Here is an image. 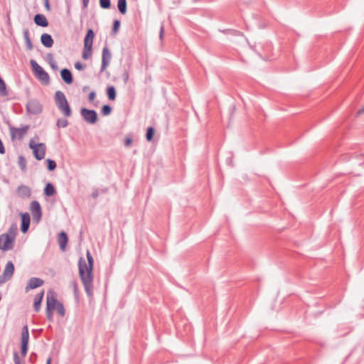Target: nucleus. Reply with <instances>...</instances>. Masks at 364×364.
Segmentation results:
<instances>
[{
    "mask_svg": "<svg viewBox=\"0 0 364 364\" xmlns=\"http://www.w3.org/2000/svg\"><path fill=\"white\" fill-rule=\"evenodd\" d=\"M86 257L87 264L83 257H80L78 260L79 276L84 286L86 294L89 298H92L93 296L94 259L88 250L87 251Z\"/></svg>",
    "mask_w": 364,
    "mask_h": 364,
    "instance_id": "1",
    "label": "nucleus"
},
{
    "mask_svg": "<svg viewBox=\"0 0 364 364\" xmlns=\"http://www.w3.org/2000/svg\"><path fill=\"white\" fill-rule=\"evenodd\" d=\"M54 99L57 107L62 114L65 117H70L72 115V109L65 94L62 91L58 90L55 93Z\"/></svg>",
    "mask_w": 364,
    "mask_h": 364,
    "instance_id": "2",
    "label": "nucleus"
},
{
    "mask_svg": "<svg viewBox=\"0 0 364 364\" xmlns=\"http://www.w3.org/2000/svg\"><path fill=\"white\" fill-rule=\"evenodd\" d=\"M94 38L95 32L93 29L88 28L84 38V46L82 53V59L87 60L92 56Z\"/></svg>",
    "mask_w": 364,
    "mask_h": 364,
    "instance_id": "3",
    "label": "nucleus"
},
{
    "mask_svg": "<svg viewBox=\"0 0 364 364\" xmlns=\"http://www.w3.org/2000/svg\"><path fill=\"white\" fill-rule=\"evenodd\" d=\"M30 65L34 75L46 85L50 83L48 73L33 59L30 60Z\"/></svg>",
    "mask_w": 364,
    "mask_h": 364,
    "instance_id": "4",
    "label": "nucleus"
},
{
    "mask_svg": "<svg viewBox=\"0 0 364 364\" xmlns=\"http://www.w3.org/2000/svg\"><path fill=\"white\" fill-rule=\"evenodd\" d=\"M56 302V293L54 290L50 289L47 292L46 314L47 319L50 321L53 320V310Z\"/></svg>",
    "mask_w": 364,
    "mask_h": 364,
    "instance_id": "5",
    "label": "nucleus"
},
{
    "mask_svg": "<svg viewBox=\"0 0 364 364\" xmlns=\"http://www.w3.org/2000/svg\"><path fill=\"white\" fill-rule=\"evenodd\" d=\"M28 146L33 151L35 159L41 161L44 159L46 151V145L44 143H35L33 140H31Z\"/></svg>",
    "mask_w": 364,
    "mask_h": 364,
    "instance_id": "6",
    "label": "nucleus"
},
{
    "mask_svg": "<svg viewBox=\"0 0 364 364\" xmlns=\"http://www.w3.org/2000/svg\"><path fill=\"white\" fill-rule=\"evenodd\" d=\"M26 111L28 114L37 115L43 112V105L37 99H31L26 105Z\"/></svg>",
    "mask_w": 364,
    "mask_h": 364,
    "instance_id": "7",
    "label": "nucleus"
},
{
    "mask_svg": "<svg viewBox=\"0 0 364 364\" xmlns=\"http://www.w3.org/2000/svg\"><path fill=\"white\" fill-rule=\"evenodd\" d=\"M80 114L83 119L90 124H95L98 120V115L95 109L82 107L80 109Z\"/></svg>",
    "mask_w": 364,
    "mask_h": 364,
    "instance_id": "8",
    "label": "nucleus"
},
{
    "mask_svg": "<svg viewBox=\"0 0 364 364\" xmlns=\"http://www.w3.org/2000/svg\"><path fill=\"white\" fill-rule=\"evenodd\" d=\"M15 244V239L6 234L0 235V250L6 252L12 250Z\"/></svg>",
    "mask_w": 364,
    "mask_h": 364,
    "instance_id": "9",
    "label": "nucleus"
},
{
    "mask_svg": "<svg viewBox=\"0 0 364 364\" xmlns=\"http://www.w3.org/2000/svg\"><path fill=\"white\" fill-rule=\"evenodd\" d=\"M30 210L33 220L38 223L42 218V209L40 203L37 200H33L30 204Z\"/></svg>",
    "mask_w": 364,
    "mask_h": 364,
    "instance_id": "10",
    "label": "nucleus"
},
{
    "mask_svg": "<svg viewBox=\"0 0 364 364\" xmlns=\"http://www.w3.org/2000/svg\"><path fill=\"white\" fill-rule=\"evenodd\" d=\"M112 59L111 52L107 46H104L102 51V65L100 72H103L107 67L109 65Z\"/></svg>",
    "mask_w": 364,
    "mask_h": 364,
    "instance_id": "11",
    "label": "nucleus"
},
{
    "mask_svg": "<svg viewBox=\"0 0 364 364\" xmlns=\"http://www.w3.org/2000/svg\"><path fill=\"white\" fill-rule=\"evenodd\" d=\"M43 284H44V281L42 279L38 278V277H31L28 280V282L25 287V291H26V292H28L31 289H34L41 287Z\"/></svg>",
    "mask_w": 364,
    "mask_h": 364,
    "instance_id": "12",
    "label": "nucleus"
},
{
    "mask_svg": "<svg viewBox=\"0 0 364 364\" xmlns=\"http://www.w3.org/2000/svg\"><path fill=\"white\" fill-rule=\"evenodd\" d=\"M28 129V126H25L22 128H15L13 127H10L11 138L14 140L16 137L18 139H21Z\"/></svg>",
    "mask_w": 364,
    "mask_h": 364,
    "instance_id": "13",
    "label": "nucleus"
},
{
    "mask_svg": "<svg viewBox=\"0 0 364 364\" xmlns=\"http://www.w3.org/2000/svg\"><path fill=\"white\" fill-rule=\"evenodd\" d=\"M21 230L23 233H26L29 229L31 224V217L28 213H21Z\"/></svg>",
    "mask_w": 364,
    "mask_h": 364,
    "instance_id": "14",
    "label": "nucleus"
},
{
    "mask_svg": "<svg viewBox=\"0 0 364 364\" xmlns=\"http://www.w3.org/2000/svg\"><path fill=\"white\" fill-rule=\"evenodd\" d=\"M60 76L65 84L71 85L73 82V73L68 68H63L60 70Z\"/></svg>",
    "mask_w": 364,
    "mask_h": 364,
    "instance_id": "15",
    "label": "nucleus"
},
{
    "mask_svg": "<svg viewBox=\"0 0 364 364\" xmlns=\"http://www.w3.org/2000/svg\"><path fill=\"white\" fill-rule=\"evenodd\" d=\"M58 242L59 247L62 251H65L68 242V237L65 232L61 231L58 235Z\"/></svg>",
    "mask_w": 364,
    "mask_h": 364,
    "instance_id": "16",
    "label": "nucleus"
},
{
    "mask_svg": "<svg viewBox=\"0 0 364 364\" xmlns=\"http://www.w3.org/2000/svg\"><path fill=\"white\" fill-rule=\"evenodd\" d=\"M34 23L41 27H47L48 26V21L45 15L41 14H37L33 18Z\"/></svg>",
    "mask_w": 364,
    "mask_h": 364,
    "instance_id": "17",
    "label": "nucleus"
},
{
    "mask_svg": "<svg viewBox=\"0 0 364 364\" xmlns=\"http://www.w3.org/2000/svg\"><path fill=\"white\" fill-rule=\"evenodd\" d=\"M17 194L21 198H29L31 195V188L25 185H20L16 190Z\"/></svg>",
    "mask_w": 364,
    "mask_h": 364,
    "instance_id": "18",
    "label": "nucleus"
},
{
    "mask_svg": "<svg viewBox=\"0 0 364 364\" xmlns=\"http://www.w3.org/2000/svg\"><path fill=\"white\" fill-rule=\"evenodd\" d=\"M41 42L46 48H51L54 43V41L50 34L44 33L41 36Z\"/></svg>",
    "mask_w": 364,
    "mask_h": 364,
    "instance_id": "19",
    "label": "nucleus"
},
{
    "mask_svg": "<svg viewBox=\"0 0 364 364\" xmlns=\"http://www.w3.org/2000/svg\"><path fill=\"white\" fill-rule=\"evenodd\" d=\"M44 296V291L42 290L41 292L38 293L35 298L33 302V309L36 312H38L41 309V303Z\"/></svg>",
    "mask_w": 364,
    "mask_h": 364,
    "instance_id": "20",
    "label": "nucleus"
},
{
    "mask_svg": "<svg viewBox=\"0 0 364 364\" xmlns=\"http://www.w3.org/2000/svg\"><path fill=\"white\" fill-rule=\"evenodd\" d=\"M29 343V331L27 324L24 325L21 329V343L28 344Z\"/></svg>",
    "mask_w": 364,
    "mask_h": 364,
    "instance_id": "21",
    "label": "nucleus"
},
{
    "mask_svg": "<svg viewBox=\"0 0 364 364\" xmlns=\"http://www.w3.org/2000/svg\"><path fill=\"white\" fill-rule=\"evenodd\" d=\"M43 193L46 196L48 197L54 196L56 193L55 186L50 182L47 183L43 189Z\"/></svg>",
    "mask_w": 364,
    "mask_h": 364,
    "instance_id": "22",
    "label": "nucleus"
},
{
    "mask_svg": "<svg viewBox=\"0 0 364 364\" xmlns=\"http://www.w3.org/2000/svg\"><path fill=\"white\" fill-rule=\"evenodd\" d=\"M14 264L11 261H9L6 264L3 274L11 279L14 274Z\"/></svg>",
    "mask_w": 364,
    "mask_h": 364,
    "instance_id": "23",
    "label": "nucleus"
},
{
    "mask_svg": "<svg viewBox=\"0 0 364 364\" xmlns=\"http://www.w3.org/2000/svg\"><path fill=\"white\" fill-rule=\"evenodd\" d=\"M106 94L109 100H114L117 97V91L115 87L113 85L108 86L106 89Z\"/></svg>",
    "mask_w": 364,
    "mask_h": 364,
    "instance_id": "24",
    "label": "nucleus"
},
{
    "mask_svg": "<svg viewBox=\"0 0 364 364\" xmlns=\"http://www.w3.org/2000/svg\"><path fill=\"white\" fill-rule=\"evenodd\" d=\"M23 34V38H24L25 43H26V49L28 50H31L33 49V43H32L31 40L29 36L28 30L24 29Z\"/></svg>",
    "mask_w": 364,
    "mask_h": 364,
    "instance_id": "25",
    "label": "nucleus"
},
{
    "mask_svg": "<svg viewBox=\"0 0 364 364\" xmlns=\"http://www.w3.org/2000/svg\"><path fill=\"white\" fill-rule=\"evenodd\" d=\"M18 164L22 172L26 173L27 171V161L23 155L18 156Z\"/></svg>",
    "mask_w": 364,
    "mask_h": 364,
    "instance_id": "26",
    "label": "nucleus"
},
{
    "mask_svg": "<svg viewBox=\"0 0 364 364\" xmlns=\"http://www.w3.org/2000/svg\"><path fill=\"white\" fill-rule=\"evenodd\" d=\"M117 8H118L119 13L122 15H124L127 11V0H118L117 1Z\"/></svg>",
    "mask_w": 364,
    "mask_h": 364,
    "instance_id": "27",
    "label": "nucleus"
},
{
    "mask_svg": "<svg viewBox=\"0 0 364 364\" xmlns=\"http://www.w3.org/2000/svg\"><path fill=\"white\" fill-rule=\"evenodd\" d=\"M55 305V309H56L58 314L61 316L62 317L65 316V309L64 308L63 304L56 299V302L54 304Z\"/></svg>",
    "mask_w": 364,
    "mask_h": 364,
    "instance_id": "28",
    "label": "nucleus"
},
{
    "mask_svg": "<svg viewBox=\"0 0 364 364\" xmlns=\"http://www.w3.org/2000/svg\"><path fill=\"white\" fill-rule=\"evenodd\" d=\"M352 164L353 165H364V154L356 155L351 159Z\"/></svg>",
    "mask_w": 364,
    "mask_h": 364,
    "instance_id": "29",
    "label": "nucleus"
},
{
    "mask_svg": "<svg viewBox=\"0 0 364 364\" xmlns=\"http://www.w3.org/2000/svg\"><path fill=\"white\" fill-rule=\"evenodd\" d=\"M0 95L3 96V97L9 96V91L7 90L6 85L1 76H0Z\"/></svg>",
    "mask_w": 364,
    "mask_h": 364,
    "instance_id": "30",
    "label": "nucleus"
},
{
    "mask_svg": "<svg viewBox=\"0 0 364 364\" xmlns=\"http://www.w3.org/2000/svg\"><path fill=\"white\" fill-rule=\"evenodd\" d=\"M18 232V228L16 223H12L10 228L8 230L7 232H5L4 234L10 235V237H13L14 239H16V236Z\"/></svg>",
    "mask_w": 364,
    "mask_h": 364,
    "instance_id": "31",
    "label": "nucleus"
},
{
    "mask_svg": "<svg viewBox=\"0 0 364 364\" xmlns=\"http://www.w3.org/2000/svg\"><path fill=\"white\" fill-rule=\"evenodd\" d=\"M45 163L46 164V168L49 171H54L57 167V164L53 159H47L45 161Z\"/></svg>",
    "mask_w": 364,
    "mask_h": 364,
    "instance_id": "32",
    "label": "nucleus"
},
{
    "mask_svg": "<svg viewBox=\"0 0 364 364\" xmlns=\"http://www.w3.org/2000/svg\"><path fill=\"white\" fill-rule=\"evenodd\" d=\"M155 134V129L153 127H149L146 129V139L148 141H151L153 140L154 136Z\"/></svg>",
    "mask_w": 364,
    "mask_h": 364,
    "instance_id": "33",
    "label": "nucleus"
},
{
    "mask_svg": "<svg viewBox=\"0 0 364 364\" xmlns=\"http://www.w3.org/2000/svg\"><path fill=\"white\" fill-rule=\"evenodd\" d=\"M71 285H72L73 289V293H74L75 299L76 301H78L79 300V297H80V291H79V289H78L77 282L76 281L73 280L71 282Z\"/></svg>",
    "mask_w": 364,
    "mask_h": 364,
    "instance_id": "34",
    "label": "nucleus"
},
{
    "mask_svg": "<svg viewBox=\"0 0 364 364\" xmlns=\"http://www.w3.org/2000/svg\"><path fill=\"white\" fill-rule=\"evenodd\" d=\"M112 107L109 105H104L101 108V114L102 116H108L111 114Z\"/></svg>",
    "mask_w": 364,
    "mask_h": 364,
    "instance_id": "35",
    "label": "nucleus"
},
{
    "mask_svg": "<svg viewBox=\"0 0 364 364\" xmlns=\"http://www.w3.org/2000/svg\"><path fill=\"white\" fill-rule=\"evenodd\" d=\"M99 4L100 8H102V9H109L111 8L110 0H99Z\"/></svg>",
    "mask_w": 364,
    "mask_h": 364,
    "instance_id": "36",
    "label": "nucleus"
},
{
    "mask_svg": "<svg viewBox=\"0 0 364 364\" xmlns=\"http://www.w3.org/2000/svg\"><path fill=\"white\" fill-rule=\"evenodd\" d=\"M68 125V121L66 119H58L56 122V126L58 128H65Z\"/></svg>",
    "mask_w": 364,
    "mask_h": 364,
    "instance_id": "37",
    "label": "nucleus"
},
{
    "mask_svg": "<svg viewBox=\"0 0 364 364\" xmlns=\"http://www.w3.org/2000/svg\"><path fill=\"white\" fill-rule=\"evenodd\" d=\"M120 25H121V22L119 20H118V19L114 20L113 24H112V33L114 34H116L118 32V31L120 28Z\"/></svg>",
    "mask_w": 364,
    "mask_h": 364,
    "instance_id": "38",
    "label": "nucleus"
},
{
    "mask_svg": "<svg viewBox=\"0 0 364 364\" xmlns=\"http://www.w3.org/2000/svg\"><path fill=\"white\" fill-rule=\"evenodd\" d=\"M28 350V344L21 343V354L22 357H26Z\"/></svg>",
    "mask_w": 364,
    "mask_h": 364,
    "instance_id": "39",
    "label": "nucleus"
},
{
    "mask_svg": "<svg viewBox=\"0 0 364 364\" xmlns=\"http://www.w3.org/2000/svg\"><path fill=\"white\" fill-rule=\"evenodd\" d=\"M14 362L15 364H21V361L19 358L18 353L16 350H14L13 353Z\"/></svg>",
    "mask_w": 364,
    "mask_h": 364,
    "instance_id": "40",
    "label": "nucleus"
},
{
    "mask_svg": "<svg viewBox=\"0 0 364 364\" xmlns=\"http://www.w3.org/2000/svg\"><path fill=\"white\" fill-rule=\"evenodd\" d=\"M75 68L79 71L83 70L85 68V65L80 62H76L74 64Z\"/></svg>",
    "mask_w": 364,
    "mask_h": 364,
    "instance_id": "41",
    "label": "nucleus"
},
{
    "mask_svg": "<svg viewBox=\"0 0 364 364\" xmlns=\"http://www.w3.org/2000/svg\"><path fill=\"white\" fill-rule=\"evenodd\" d=\"M10 278H9L7 276L4 275V274H1L0 275V286L4 284L6 281L9 280Z\"/></svg>",
    "mask_w": 364,
    "mask_h": 364,
    "instance_id": "42",
    "label": "nucleus"
},
{
    "mask_svg": "<svg viewBox=\"0 0 364 364\" xmlns=\"http://www.w3.org/2000/svg\"><path fill=\"white\" fill-rule=\"evenodd\" d=\"M129 75L128 72L127 70H124L122 74V78H123V81H124V84L127 83V82L129 80Z\"/></svg>",
    "mask_w": 364,
    "mask_h": 364,
    "instance_id": "43",
    "label": "nucleus"
},
{
    "mask_svg": "<svg viewBox=\"0 0 364 364\" xmlns=\"http://www.w3.org/2000/svg\"><path fill=\"white\" fill-rule=\"evenodd\" d=\"M46 60L49 64H50L52 62H55L53 55L50 53L46 55Z\"/></svg>",
    "mask_w": 364,
    "mask_h": 364,
    "instance_id": "44",
    "label": "nucleus"
},
{
    "mask_svg": "<svg viewBox=\"0 0 364 364\" xmlns=\"http://www.w3.org/2000/svg\"><path fill=\"white\" fill-rule=\"evenodd\" d=\"M133 142V140L131 137H127L125 139H124V145L127 147L131 146V144H132Z\"/></svg>",
    "mask_w": 364,
    "mask_h": 364,
    "instance_id": "45",
    "label": "nucleus"
},
{
    "mask_svg": "<svg viewBox=\"0 0 364 364\" xmlns=\"http://www.w3.org/2000/svg\"><path fill=\"white\" fill-rule=\"evenodd\" d=\"M96 97V92L95 91H91L88 95V100L90 102H93Z\"/></svg>",
    "mask_w": 364,
    "mask_h": 364,
    "instance_id": "46",
    "label": "nucleus"
},
{
    "mask_svg": "<svg viewBox=\"0 0 364 364\" xmlns=\"http://www.w3.org/2000/svg\"><path fill=\"white\" fill-rule=\"evenodd\" d=\"M5 152H6V150H5L4 145L1 139H0V154H4Z\"/></svg>",
    "mask_w": 364,
    "mask_h": 364,
    "instance_id": "47",
    "label": "nucleus"
},
{
    "mask_svg": "<svg viewBox=\"0 0 364 364\" xmlns=\"http://www.w3.org/2000/svg\"><path fill=\"white\" fill-rule=\"evenodd\" d=\"M43 2H44L45 9L48 11H50V5L49 0H43Z\"/></svg>",
    "mask_w": 364,
    "mask_h": 364,
    "instance_id": "48",
    "label": "nucleus"
},
{
    "mask_svg": "<svg viewBox=\"0 0 364 364\" xmlns=\"http://www.w3.org/2000/svg\"><path fill=\"white\" fill-rule=\"evenodd\" d=\"M50 65L51 68H52L53 70H55V71L58 70V65H57V63H56V62H55H55H52V63L50 64Z\"/></svg>",
    "mask_w": 364,
    "mask_h": 364,
    "instance_id": "49",
    "label": "nucleus"
},
{
    "mask_svg": "<svg viewBox=\"0 0 364 364\" xmlns=\"http://www.w3.org/2000/svg\"><path fill=\"white\" fill-rule=\"evenodd\" d=\"M82 8L86 9L88 6L90 0H82Z\"/></svg>",
    "mask_w": 364,
    "mask_h": 364,
    "instance_id": "50",
    "label": "nucleus"
},
{
    "mask_svg": "<svg viewBox=\"0 0 364 364\" xmlns=\"http://www.w3.org/2000/svg\"><path fill=\"white\" fill-rule=\"evenodd\" d=\"M98 195H99L98 190H97V189H96V190H95V191L92 192V197L93 198H97V197H98Z\"/></svg>",
    "mask_w": 364,
    "mask_h": 364,
    "instance_id": "51",
    "label": "nucleus"
},
{
    "mask_svg": "<svg viewBox=\"0 0 364 364\" xmlns=\"http://www.w3.org/2000/svg\"><path fill=\"white\" fill-rule=\"evenodd\" d=\"M163 36H164V26L162 25L161 26V29H160V32H159V37L161 39H162Z\"/></svg>",
    "mask_w": 364,
    "mask_h": 364,
    "instance_id": "52",
    "label": "nucleus"
},
{
    "mask_svg": "<svg viewBox=\"0 0 364 364\" xmlns=\"http://www.w3.org/2000/svg\"><path fill=\"white\" fill-rule=\"evenodd\" d=\"M363 114H364V105L360 109H358L357 112L358 115H360Z\"/></svg>",
    "mask_w": 364,
    "mask_h": 364,
    "instance_id": "53",
    "label": "nucleus"
},
{
    "mask_svg": "<svg viewBox=\"0 0 364 364\" xmlns=\"http://www.w3.org/2000/svg\"><path fill=\"white\" fill-rule=\"evenodd\" d=\"M32 357H34V358H36L37 357V355L36 353H31V355H30V360L32 361Z\"/></svg>",
    "mask_w": 364,
    "mask_h": 364,
    "instance_id": "54",
    "label": "nucleus"
},
{
    "mask_svg": "<svg viewBox=\"0 0 364 364\" xmlns=\"http://www.w3.org/2000/svg\"><path fill=\"white\" fill-rule=\"evenodd\" d=\"M227 163H228V164H230V165H232V157L228 158V159H227Z\"/></svg>",
    "mask_w": 364,
    "mask_h": 364,
    "instance_id": "55",
    "label": "nucleus"
},
{
    "mask_svg": "<svg viewBox=\"0 0 364 364\" xmlns=\"http://www.w3.org/2000/svg\"><path fill=\"white\" fill-rule=\"evenodd\" d=\"M46 364H51V358L49 357L46 360Z\"/></svg>",
    "mask_w": 364,
    "mask_h": 364,
    "instance_id": "56",
    "label": "nucleus"
}]
</instances>
